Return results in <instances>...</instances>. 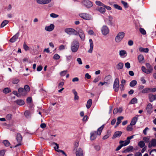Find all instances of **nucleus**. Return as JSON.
<instances>
[{
    "instance_id": "f257e3e1",
    "label": "nucleus",
    "mask_w": 156,
    "mask_h": 156,
    "mask_svg": "<svg viewBox=\"0 0 156 156\" xmlns=\"http://www.w3.org/2000/svg\"><path fill=\"white\" fill-rule=\"evenodd\" d=\"M79 43L77 41H74L72 43L71 45V49L73 52H76L79 48Z\"/></svg>"
},
{
    "instance_id": "f03ea898",
    "label": "nucleus",
    "mask_w": 156,
    "mask_h": 156,
    "mask_svg": "<svg viewBox=\"0 0 156 156\" xmlns=\"http://www.w3.org/2000/svg\"><path fill=\"white\" fill-rule=\"evenodd\" d=\"M125 33L122 32H119L116 36L115 40L117 43H119L121 42L124 37Z\"/></svg>"
},
{
    "instance_id": "7ed1b4c3",
    "label": "nucleus",
    "mask_w": 156,
    "mask_h": 156,
    "mask_svg": "<svg viewBox=\"0 0 156 156\" xmlns=\"http://www.w3.org/2000/svg\"><path fill=\"white\" fill-rule=\"evenodd\" d=\"M79 15L80 17L85 20H92L93 19L91 15L87 13H81Z\"/></svg>"
},
{
    "instance_id": "20e7f679",
    "label": "nucleus",
    "mask_w": 156,
    "mask_h": 156,
    "mask_svg": "<svg viewBox=\"0 0 156 156\" xmlns=\"http://www.w3.org/2000/svg\"><path fill=\"white\" fill-rule=\"evenodd\" d=\"M65 31L69 35L73 34L75 35H77V32L73 28H66L65 29Z\"/></svg>"
},
{
    "instance_id": "39448f33",
    "label": "nucleus",
    "mask_w": 156,
    "mask_h": 156,
    "mask_svg": "<svg viewBox=\"0 0 156 156\" xmlns=\"http://www.w3.org/2000/svg\"><path fill=\"white\" fill-rule=\"evenodd\" d=\"M76 31L77 32V35L78 34L81 39L83 41L85 39V35L83 30L81 28H78Z\"/></svg>"
},
{
    "instance_id": "423d86ee",
    "label": "nucleus",
    "mask_w": 156,
    "mask_h": 156,
    "mask_svg": "<svg viewBox=\"0 0 156 156\" xmlns=\"http://www.w3.org/2000/svg\"><path fill=\"white\" fill-rule=\"evenodd\" d=\"M119 81L118 78H116L115 79L113 84V89L114 90L117 92L119 90Z\"/></svg>"
},
{
    "instance_id": "0eeeda50",
    "label": "nucleus",
    "mask_w": 156,
    "mask_h": 156,
    "mask_svg": "<svg viewBox=\"0 0 156 156\" xmlns=\"http://www.w3.org/2000/svg\"><path fill=\"white\" fill-rule=\"evenodd\" d=\"M101 31L103 35H106L109 33V29L107 26L104 25L101 28Z\"/></svg>"
},
{
    "instance_id": "6e6552de",
    "label": "nucleus",
    "mask_w": 156,
    "mask_h": 156,
    "mask_svg": "<svg viewBox=\"0 0 156 156\" xmlns=\"http://www.w3.org/2000/svg\"><path fill=\"white\" fill-rule=\"evenodd\" d=\"M82 4L87 8H90L92 6V2L89 0H84L82 2Z\"/></svg>"
},
{
    "instance_id": "1a4fd4ad",
    "label": "nucleus",
    "mask_w": 156,
    "mask_h": 156,
    "mask_svg": "<svg viewBox=\"0 0 156 156\" xmlns=\"http://www.w3.org/2000/svg\"><path fill=\"white\" fill-rule=\"evenodd\" d=\"M16 140L18 143V144L15 146V147H16L21 145L22 137L20 133H18L17 134L16 136Z\"/></svg>"
},
{
    "instance_id": "9d476101",
    "label": "nucleus",
    "mask_w": 156,
    "mask_h": 156,
    "mask_svg": "<svg viewBox=\"0 0 156 156\" xmlns=\"http://www.w3.org/2000/svg\"><path fill=\"white\" fill-rule=\"evenodd\" d=\"M148 147L149 148L151 147H156V139H152L149 143L148 145Z\"/></svg>"
},
{
    "instance_id": "9b49d317",
    "label": "nucleus",
    "mask_w": 156,
    "mask_h": 156,
    "mask_svg": "<svg viewBox=\"0 0 156 156\" xmlns=\"http://www.w3.org/2000/svg\"><path fill=\"white\" fill-rule=\"evenodd\" d=\"M51 0H36L37 3L41 5H44L48 4L51 2Z\"/></svg>"
},
{
    "instance_id": "f8f14e48",
    "label": "nucleus",
    "mask_w": 156,
    "mask_h": 156,
    "mask_svg": "<svg viewBox=\"0 0 156 156\" xmlns=\"http://www.w3.org/2000/svg\"><path fill=\"white\" fill-rule=\"evenodd\" d=\"M55 27V26L53 24H51L49 26H46L45 30L47 31L50 32L53 30Z\"/></svg>"
},
{
    "instance_id": "ddd939ff",
    "label": "nucleus",
    "mask_w": 156,
    "mask_h": 156,
    "mask_svg": "<svg viewBox=\"0 0 156 156\" xmlns=\"http://www.w3.org/2000/svg\"><path fill=\"white\" fill-rule=\"evenodd\" d=\"M19 35V32L17 33L10 39V41L12 43H13L16 41L18 38Z\"/></svg>"
},
{
    "instance_id": "4468645a",
    "label": "nucleus",
    "mask_w": 156,
    "mask_h": 156,
    "mask_svg": "<svg viewBox=\"0 0 156 156\" xmlns=\"http://www.w3.org/2000/svg\"><path fill=\"white\" fill-rule=\"evenodd\" d=\"M90 43V48L88 52L89 53H91L92 52L93 49L94 44L92 40L91 39H90L89 40Z\"/></svg>"
},
{
    "instance_id": "2eb2a0df",
    "label": "nucleus",
    "mask_w": 156,
    "mask_h": 156,
    "mask_svg": "<svg viewBox=\"0 0 156 156\" xmlns=\"http://www.w3.org/2000/svg\"><path fill=\"white\" fill-rule=\"evenodd\" d=\"M90 135V139L91 140H94L97 137V135H98L96 133V132L95 131L91 132Z\"/></svg>"
},
{
    "instance_id": "dca6fc26",
    "label": "nucleus",
    "mask_w": 156,
    "mask_h": 156,
    "mask_svg": "<svg viewBox=\"0 0 156 156\" xmlns=\"http://www.w3.org/2000/svg\"><path fill=\"white\" fill-rule=\"evenodd\" d=\"M130 143V141H129L127 138L125 141L121 140L119 141V143L123 146H125L128 145Z\"/></svg>"
},
{
    "instance_id": "f3484780",
    "label": "nucleus",
    "mask_w": 156,
    "mask_h": 156,
    "mask_svg": "<svg viewBox=\"0 0 156 156\" xmlns=\"http://www.w3.org/2000/svg\"><path fill=\"white\" fill-rule=\"evenodd\" d=\"M152 106L151 104H148L147 107V112L149 114H150L152 112Z\"/></svg>"
},
{
    "instance_id": "a211bd4d",
    "label": "nucleus",
    "mask_w": 156,
    "mask_h": 156,
    "mask_svg": "<svg viewBox=\"0 0 156 156\" xmlns=\"http://www.w3.org/2000/svg\"><path fill=\"white\" fill-rule=\"evenodd\" d=\"M122 134V132L121 131H117L115 132L114 133L112 138L114 139L117 137H120Z\"/></svg>"
},
{
    "instance_id": "6ab92c4d",
    "label": "nucleus",
    "mask_w": 156,
    "mask_h": 156,
    "mask_svg": "<svg viewBox=\"0 0 156 156\" xmlns=\"http://www.w3.org/2000/svg\"><path fill=\"white\" fill-rule=\"evenodd\" d=\"M76 156H83V150L81 148H79L76 151Z\"/></svg>"
},
{
    "instance_id": "aec40b11",
    "label": "nucleus",
    "mask_w": 156,
    "mask_h": 156,
    "mask_svg": "<svg viewBox=\"0 0 156 156\" xmlns=\"http://www.w3.org/2000/svg\"><path fill=\"white\" fill-rule=\"evenodd\" d=\"M104 125H103L101 126L97 130V132H96L97 134L99 136H100L101 135L102 131L104 128Z\"/></svg>"
},
{
    "instance_id": "412c9836",
    "label": "nucleus",
    "mask_w": 156,
    "mask_h": 156,
    "mask_svg": "<svg viewBox=\"0 0 156 156\" xmlns=\"http://www.w3.org/2000/svg\"><path fill=\"white\" fill-rule=\"evenodd\" d=\"M113 17L111 16H108V24L111 26H114L115 23L113 21Z\"/></svg>"
},
{
    "instance_id": "4be33fe9",
    "label": "nucleus",
    "mask_w": 156,
    "mask_h": 156,
    "mask_svg": "<svg viewBox=\"0 0 156 156\" xmlns=\"http://www.w3.org/2000/svg\"><path fill=\"white\" fill-rule=\"evenodd\" d=\"M18 92L22 95H25L27 94V93L24 89L22 88H20L18 90Z\"/></svg>"
},
{
    "instance_id": "5701e85b",
    "label": "nucleus",
    "mask_w": 156,
    "mask_h": 156,
    "mask_svg": "<svg viewBox=\"0 0 156 156\" xmlns=\"http://www.w3.org/2000/svg\"><path fill=\"white\" fill-rule=\"evenodd\" d=\"M97 10L101 13H104L105 12V9L103 7L100 6L97 8Z\"/></svg>"
},
{
    "instance_id": "b1692460",
    "label": "nucleus",
    "mask_w": 156,
    "mask_h": 156,
    "mask_svg": "<svg viewBox=\"0 0 156 156\" xmlns=\"http://www.w3.org/2000/svg\"><path fill=\"white\" fill-rule=\"evenodd\" d=\"M139 50L140 52L145 53H148L149 51L148 48H144L141 47H140L139 48Z\"/></svg>"
},
{
    "instance_id": "393cba45",
    "label": "nucleus",
    "mask_w": 156,
    "mask_h": 156,
    "mask_svg": "<svg viewBox=\"0 0 156 156\" xmlns=\"http://www.w3.org/2000/svg\"><path fill=\"white\" fill-rule=\"evenodd\" d=\"M119 54L121 57H124L127 55V52L125 50H121L119 51Z\"/></svg>"
},
{
    "instance_id": "a878e982",
    "label": "nucleus",
    "mask_w": 156,
    "mask_h": 156,
    "mask_svg": "<svg viewBox=\"0 0 156 156\" xmlns=\"http://www.w3.org/2000/svg\"><path fill=\"white\" fill-rule=\"evenodd\" d=\"M146 66L147 68V70L148 71L150 72V73H151L153 70V68L152 66L148 63H146Z\"/></svg>"
},
{
    "instance_id": "bb28decb",
    "label": "nucleus",
    "mask_w": 156,
    "mask_h": 156,
    "mask_svg": "<svg viewBox=\"0 0 156 156\" xmlns=\"http://www.w3.org/2000/svg\"><path fill=\"white\" fill-rule=\"evenodd\" d=\"M92 103V99H90L88 100L86 105V107L87 109L91 107Z\"/></svg>"
},
{
    "instance_id": "cd10ccee",
    "label": "nucleus",
    "mask_w": 156,
    "mask_h": 156,
    "mask_svg": "<svg viewBox=\"0 0 156 156\" xmlns=\"http://www.w3.org/2000/svg\"><path fill=\"white\" fill-rule=\"evenodd\" d=\"M138 120V117H134L132 119L131 122L130 123V124L131 125H132L133 126L135 125L136 122H137Z\"/></svg>"
},
{
    "instance_id": "c85d7f7f",
    "label": "nucleus",
    "mask_w": 156,
    "mask_h": 156,
    "mask_svg": "<svg viewBox=\"0 0 156 156\" xmlns=\"http://www.w3.org/2000/svg\"><path fill=\"white\" fill-rule=\"evenodd\" d=\"M123 119V117L122 116H120L118 117L117 119V122L116 123V125L115 127H116L117 126L119 125L120 123L121 122V120Z\"/></svg>"
},
{
    "instance_id": "c756f323",
    "label": "nucleus",
    "mask_w": 156,
    "mask_h": 156,
    "mask_svg": "<svg viewBox=\"0 0 156 156\" xmlns=\"http://www.w3.org/2000/svg\"><path fill=\"white\" fill-rule=\"evenodd\" d=\"M139 62L140 63H142L144 60V57L143 55L140 54L137 57Z\"/></svg>"
},
{
    "instance_id": "7c9ffc66",
    "label": "nucleus",
    "mask_w": 156,
    "mask_h": 156,
    "mask_svg": "<svg viewBox=\"0 0 156 156\" xmlns=\"http://www.w3.org/2000/svg\"><path fill=\"white\" fill-rule=\"evenodd\" d=\"M17 104L19 105H23L24 104L25 102L23 100L19 99L16 101Z\"/></svg>"
},
{
    "instance_id": "2f4dec72",
    "label": "nucleus",
    "mask_w": 156,
    "mask_h": 156,
    "mask_svg": "<svg viewBox=\"0 0 156 156\" xmlns=\"http://www.w3.org/2000/svg\"><path fill=\"white\" fill-rule=\"evenodd\" d=\"M148 97L150 102H152L154 100H155L154 95H153L151 94H149Z\"/></svg>"
},
{
    "instance_id": "473e14b6",
    "label": "nucleus",
    "mask_w": 156,
    "mask_h": 156,
    "mask_svg": "<svg viewBox=\"0 0 156 156\" xmlns=\"http://www.w3.org/2000/svg\"><path fill=\"white\" fill-rule=\"evenodd\" d=\"M137 82L136 80L132 81L129 83V86L132 87L135 86L137 84Z\"/></svg>"
},
{
    "instance_id": "72a5a7b5",
    "label": "nucleus",
    "mask_w": 156,
    "mask_h": 156,
    "mask_svg": "<svg viewBox=\"0 0 156 156\" xmlns=\"http://www.w3.org/2000/svg\"><path fill=\"white\" fill-rule=\"evenodd\" d=\"M123 66V64L122 62H120L119 64H118L116 66V68L118 69H122Z\"/></svg>"
},
{
    "instance_id": "f704fd0d",
    "label": "nucleus",
    "mask_w": 156,
    "mask_h": 156,
    "mask_svg": "<svg viewBox=\"0 0 156 156\" xmlns=\"http://www.w3.org/2000/svg\"><path fill=\"white\" fill-rule=\"evenodd\" d=\"M110 135L111 132L108 131L106 134L103 137L102 139L104 140H106L108 139V137H109Z\"/></svg>"
},
{
    "instance_id": "c9c22d12",
    "label": "nucleus",
    "mask_w": 156,
    "mask_h": 156,
    "mask_svg": "<svg viewBox=\"0 0 156 156\" xmlns=\"http://www.w3.org/2000/svg\"><path fill=\"white\" fill-rule=\"evenodd\" d=\"M133 149V147L132 146H129L125 150V151L127 152H132Z\"/></svg>"
},
{
    "instance_id": "e433bc0d",
    "label": "nucleus",
    "mask_w": 156,
    "mask_h": 156,
    "mask_svg": "<svg viewBox=\"0 0 156 156\" xmlns=\"http://www.w3.org/2000/svg\"><path fill=\"white\" fill-rule=\"evenodd\" d=\"M142 70L144 73H147L149 74L150 73V72L148 71L147 69L144 66H142L141 68Z\"/></svg>"
},
{
    "instance_id": "4c0bfd02",
    "label": "nucleus",
    "mask_w": 156,
    "mask_h": 156,
    "mask_svg": "<svg viewBox=\"0 0 156 156\" xmlns=\"http://www.w3.org/2000/svg\"><path fill=\"white\" fill-rule=\"evenodd\" d=\"M72 91L74 95V99L78 100L79 99V97L77 95V93L76 91L74 89Z\"/></svg>"
},
{
    "instance_id": "58836bf2",
    "label": "nucleus",
    "mask_w": 156,
    "mask_h": 156,
    "mask_svg": "<svg viewBox=\"0 0 156 156\" xmlns=\"http://www.w3.org/2000/svg\"><path fill=\"white\" fill-rule=\"evenodd\" d=\"M20 81V80L17 78H13L12 80V83L13 84H17Z\"/></svg>"
},
{
    "instance_id": "ea45409f",
    "label": "nucleus",
    "mask_w": 156,
    "mask_h": 156,
    "mask_svg": "<svg viewBox=\"0 0 156 156\" xmlns=\"http://www.w3.org/2000/svg\"><path fill=\"white\" fill-rule=\"evenodd\" d=\"M9 23V21L7 20H4L2 23L1 25V27H3L7 24Z\"/></svg>"
},
{
    "instance_id": "a19ab883",
    "label": "nucleus",
    "mask_w": 156,
    "mask_h": 156,
    "mask_svg": "<svg viewBox=\"0 0 156 156\" xmlns=\"http://www.w3.org/2000/svg\"><path fill=\"white\" fill-rule=\"evenodd\" d=\"M145 145L144 142L143 141H140L138 144V146L141 148L145 146Z\"/></svg>"
},
{
    "instance_id": "79ce46f5",
    "label": "nucleus",
    "mask_w": 156,
    "mask_h": 156,
    "mask_svg": "<svg viewBox=\"0 0 156 156\" xmlns=\"http://www.w3.org/2000/svg\"><path fill=\"white\" fill-rule=\"evenodd\" d=\"M137 102V99L135 98H133L131 101L130 103L131 104H135Z\"/></svg>"
},
{
    "instance_id": "37998d69",
    "label": "nucleus",
    "mask_w": 156,
    "mask_h": 156,
    "mask_svg": "<svg viewBox=\"0 0 156 156\" xmlns=\"http://www.w3.org/2000/svg\"><path fill=\"white\" fill-rule=\"evenodd\" d=\"M3 143L4 145L6 147H8L10 145V144L9 141L7 140H4Z\"/></svg>"
},
{
    "instance_id": "c03bdc74",
    "label": "nucleus",
    "mask_w": 156,
    "mask_h": 156,
    "mask_svg": "<svg viewBox=\"0 0 156 156\" xmlns=\"http://www.w3.org/2000/svg\"><path fill=\"white\" fill-rule=\"evenodd\" d=\"M24 88L25 90V91L27 93L29 91L30 88L29 86L28 85H25L24 86Z\"/></svg>"
},
{
    "instance_id": "a18cd8bd",
    "label": "nucleus",
    "mask_w": 156,
    "mask_h": 156,
    "mask_svg": "<svg viewBox=\"0 0 156 156\" xmlns=\"http://www.w3.org/2000/svg\"><path fill=\"white\" fill-rule=\"evenodd\" d=\"M132 126V125H131L130 124L126 128L127 130L129 131H132L133 129V128Z\"/></svg>"
},
{
    "instance_id": "49530a36",
    "label": "nucleus",
    "mask_w": 156,
    "mask_h": 156,
    "mask_svg": "<svg viewBox=\"0 0 156 156\" xmlns=\"http://www.w3.org/2000/svg\"><path fill=\"white\" fill-rule=\"evenodd\" d=\"M150 92V89L149 88H146L143 89L142 92L143 93H145Z\"/></svg>"
},
{
    "instance_id": "de8ad7c7",
    "label": "nucleus",
    "mask_w": 156,
    "mask_h": 156,
    "mask_svg": "<svg viewBox=\"0 0 156 156\" xmlns=\"http://www.w3.org/2000/svg\"><path fill=\"white\" fill-rule=\"evenodd\" d=\"M95 3L97 5L102 7H103V6H104V5L100 1H96L95 2Z\"/></svg>"
},
{
    "instance_id": "09e8293b",
    "label": "nucleus",
    "mask_w": 156,
    "mask_h": 156,
    "mask_svg": "<svg viewBox=\"0 0 156 156\" xmlns=\"http://www.w3.org/2000/svg\"><path fill=\"white\" fill-rule=\"evenodd\" d=\"M11 91V90L10 88H5L3 90V92L4 93L7 94L8 93Z\"/></svg>"
},
{
    "instance_id": "8fccbe9b",
    "label": "nucleus",
    "mask_w": 156,
    "mask_h": 156,
    "mask_svg": "<svg viewBox=\"0 0 156 156\" xmlns=\"http://www.w3.org/2000/svg\"><path fill=\"white\" fill-rule=\"evenodd\" d=\"M156 153V149H154L152 150L150 153V155L151 156H154V154Z\"/></svg>"
},
{
    "instance_id": "3c124183",
    "label": "nucleus",
    "mask_w": 156,
    "mask_h": 156,
    "mask_svg": "<svg viewBox=\"0 0 156 156\" xmlns=\"http://www.w3.org/2000/svg\"><path fill=\"white\" fill-rule=\"evenodd\" d=\"M143 140L146 143H149V138L147 137H144L143 138Z\"/></svg>"
},
{
    "instance_id": "603ef678",
    "label": "nucleus",
    "mask_w": 156,
    "mask_h": 156,
    "mask_svg": "<svg viewBox=\"0 0 156 156\" xmlns=\"http://www.w3.org/2000/svg\"><path fill=\"white\" fill-rule=\"evenodd\" d=\"M60 58V56L57 54H55L53 56V58L56 60L59 59Z\"/></svg>"
},
{
    "instance_id": "864d4df0",
    "label": "nucleus",
    "mask_w": 156,
    "mask_h": 156,
    "mask_svg": "<svg viewBox=\"0 0 156 156\" xmlns=\"http://www.w3.org/2000/svg\"><path fill=\"white\" fill-rule=\"evenodd\" d=\"M12 115L11 114H8L6 115V119L7 120H9L12 118Z\"/></svg>"
},
{
    "instance_id": "5fc2aeb1",
    "label": "nucleus",
    "mask_w": 156,
    "mask_h": 156,
    "mask_svg": "<svg viewBox=\"0 0 156 156\" xmlns=\"http://www.w3.org/2000/svg\"><path fill=\"white\" fill-rule=\"evenodd\" d=\"M114 6L115 8H116L118 10H122V8H121V7L119 5H118L115 4L114 5Z\"/></svg>"
},
{
    "instance_id": "6e6d98bb",
    "label": "nucleus",
    "mask_w": 156,
    "mask_h": 156,
    "mask_svg": "<svg viewBox=\"0 0 156 156\" xmlns=\"http://www.w3.org/2000/svg\"><path fill=\"white\" fill-rule=\"evenodd\" d=\"M54 147L56 151H57L58 152H62V154H64L65 155V156H67L66 154L62 150H56L55 147Z\"/></svg>"
},
{
    "instance_id": "4d7b16f0",
    "label": "nucleus",
    "mask_w": 156,
    "mask_h": 156,
    "mask_svg": "<svg viewBox=\"0 0 156 156\" xmlns=\"http://www.w3.org/2000/svg\"><path fill=\"white\" fill-rule=\"evenodd\" d=\"M23 47L25 51H27L29 50V47L25 43L23 44Z\"/></svg>"
},
{
    "instance_id": "13d9d810",
    "label": "nucleus",
    "mask_w": 156,
    "mask_h": 156,
    "mask_svg": "<svg viewBox=\"0 0 156 156\" xmlns=\"http://www.w3.org/2000/svg\"><path fill=\"white\" fill-rule=\"evenodd\" d=\"M139 30L140 32L142 34H146V32L145 30L143 28H140Z\"/></svg>"
},
{
    "instance_id": "bf43d9fd",
    "label": "nucleus",
    "mask_w": 156,
    "mask_h": 156,
    "mask_svg": "<svg viewBox=\"0 0 156 156\" xmlns=\"http://www.w3.org/2000/svg\"><path fill=\"white\" fill-rule=\"evenodd\" d=\"M5 152V151L4 150L0 151V156H4Z\"/></svg>"
},
{
    "instance_id": "052dcab7",
    "label": "nucleus",
    "mask_w": 156,
    "mask_h": 156,
    "mask_svg": "<svg viewBox=\"0 0 156 156\" xmlns=\"http://www.w3.org/2000/svg\"><path fill=\"white\" fill-rule=\"evenodd\" d=\"M50 16L51 17L55 18H57L58 16V15L54 13L51 14Z\"/></svg>"
},
{
    "instance_id": "680f3d73",
    "label": "nucleus",
    "mask_w": 156,
    "mask_h": 156,
    "mask_svg": "<svg viewBox=\"0 0 156 156\" xmlns=\"http://www.w3.org/2000/svg\"><path fill=\"white\" fill-rule=\"evenodd\" d=\"M67 72V71H66V70L63 71L61 72L60 73V76H64L66 73Z\"/></svg>"
},
{
    "instance_id": "e2e57ef3",
    "label": "nucleus",
    "mask_w": 156,
    "mask_h": 156,
    "mask_svg": "<svg viewBox=\"0 0 156 156\" xmlns=\"http://www.w3.org/2000/svg\"><path fill=\"white\" fill-rule=\"evenodd\" d=\"M76 61L78 62L79 64L82 65V62L81 58H77Z\"/></svg>"
},
{
    "instance_id": "0e129e2a",
    "label": "nucleus",
    "mask_w": 156,
    "mask_h": 156,
    "mask_svg": "<svg viewBox=\"0 0 156 156\" xmlns=\"http://www.w3.org/2000/svg\"><path fill=\"white\" fill-rule=\"evenodd\" d=\"M66 60L67 61H70L71 60L72 57V56L71 55H68V56H66Z\"/></svg>"
},
{
    "instance_id": "69168bd1",
    "label": "nucleus",
    "mask_w": 156,
    "mask_h": 156,
    "mask_svg": "<svg viewBox=\"0 0 156 156\" xmlns=\"http://www.w3.org/2000/svg\"><path fill=\"white\" fill-rule=\"evenodd\" d=\"M125 66L127 69H129L130 67V64L129 62H127L125 64Z\"/></svg>"
},
{
    "instance_id": "338daca9",
    "label": "nucleus",
    "mask_w": 156,
    "mask_h": 156,
    "mask_svg": "<svg viewBox=\"0 0 156 156\" xmlns=\"http://www.w3.org/2000/svg\"><path fill=\"white\" fill-rule=\"evenodd\" d=\"M32 101V99L31 97H28L27 98V101L28 103H30Z\"/></svg>"
},
{
    "instance_id": "774afa93",
    "label": "nucleus",
    "mask_w": 156,
    "mask_h": 156,
    "mask_svg": "<svg viewBox=\"0 0 156 156\" xmlns=\"http://www.w3.org/2000/svg\"><path fill=\"white\" fill-rule=\"evenodd\" d=\"M135 156H142V155L140 152H137L135 154Z\"/></svg>"
}]
</instances>
